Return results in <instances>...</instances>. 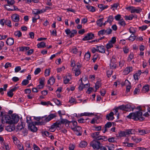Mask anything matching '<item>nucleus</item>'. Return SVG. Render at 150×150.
<instances>
[{
    "instance_id": "31",
    "label": "nucleus",
    "mask_w": 150,
    "mask_h": 150,
    "mask_svg": "<svg viewBox=\"0 0 150 150\" xmlns=\"http://www.w3.org/2000/svg\"><path fill=\"white\" fill-rule=\"evenodd\" d=\"M118 23L122 26H124L126 25V23L125 21L123 18L121 19L118 22Z\"/></svg>"
},
{
    "instance_id": "18",
    "label": "nucleus",
    "mask_w": 150,
    "mask_h": 150,
    "mask_svg": "<svg viewBox=\"0 0 150 150\" xmlns=\"http://www.w3.org/2000/svg\"><path fill=\"white\" fill-rule=\"evenodd\" d=\"M45 43L44 42H40L38 43L37 46L38 48H43L45 47H46Z\"/></svg>"
},
{
    "instance_id": "53",
    "label": "nucleus",
    "mask_w": 150,
    "mask_h": 150,
    "mask_svg": "<svg viewBox=\"0 0 150 150\" xmlns=\"http://www.w3.org/2000/svg\"><path fill=\"white\" fill-rule=\"evenodd\" d=\"M147 28V27L146 25H143L142 26H140L139 27V29L141 30L142 31L145 30Z\"/></svg>"
},
{
    "instance_id": "56",
    "label": "nucleus",
    "mask_w": 150,
    "mask_h": 150,
    "mask_svg": "<svg viewBox=\"0 0 150 150\" xmlns=\"http://www.w3.org/2000/svg\"><path fill=\"white\" fill-rule=\"evenodd\" d=\"M131 106L130 105H126V108L124 110L128 112L130 111L131 110Z\"/></svg>"
},
{
    "instance_id": "25",
    "label": "nucleus",
    "mask_w": 150,
    "mask_h": 150,
    "mask_svg": "<svg viewBox=\"0 0 150 150\" xmlns=\"http://www.w3.org/2000/svg\"><path fill=\"white\" fill-rule=\"evenodd\" d=\"M86 7L89 10V11L93 12L95 11V8L91 6H90V5L86 6Z\"/></svg>"
},
{
    "instance_id": "10",
    "label": "nucleus",
    "mask_w": 150,
    "mask_h": 150,
    "mask_svg": "<svg viewBox=\"0 0 150 150\" xmlns=\"http://www.w3.org/2000/svg\"><path fill=\"white\" fill-rule=\"evenodd\" d=\"M28 128L33 132H36L38 130L37 127L35 126L33 123H29V124L28 125Z\"/></svg>"
},
{
    "instance_id": "6",
    "label": "nucleus",
    "mask_w": 150,
    "mask_h": 150,
    "mask_svg": "<svg viewBox=\"0 0 150 150\" xmlns=\"http://www.w3.org/2000/svg\"><path fill=\"white\" fill-rule=\"evenodd\" d=\"M126 9L129 11H130L131 13H139L142 11V9L139 7H138L137 8H136L135 7L133 6H129L126 7Z\"/></svg>"
},
{
    "instance_id": "62",
    "label": "nucleus",
    "mask_w": 150,
    "mask_h": 150,
    "mask_svg": "<svg viewBox=\"0 0 150 150\" xmlns=\"http://www.w3.org/2000/svg\"><path fill=\"white\" fill-rule=\"evenodd\" d=\"M116 41V38L115 37H113L111 39L110 41V42L114 44Z\"/></svg>"
},
{
    "instance_id": "61",
    "label": "nucleus",
    "mask_w": 150,
    "mask_h": 150,
    "mask_svg": "<svg viewBox=\"0 0 150 150\" xmlns=\"http://www.w3.org/2000/svg\"><path fill=\"white\" fill-rule=\"evenodd\" d=\"M41 71V69L39 68H37L35 70L34 74L35 75H37Z\"/></svg>"
},
{
    "instance_id": "43",
    "label": "nucleus",
    "mask_w": 150,
    "mask_h": 150,
    "mask_svg": "<svg viewBox=\"0 0 150 150\" xmlns=\"http://www.w3.org/2000/svg\"><path fill=\"white\" fill-rule=\"evenodd\" d=\"M53 100L54 102L57 105H61V103L59 100L57 98H53Z\"/></svg>"
},
{
    "instance_id": "14",
    "label": "nucleus",
    "mask_w": 150,
    "mask_h": 150,
    "mask_svg": "<svg viewBox=\"0 0 150 150\" xmlns=\"http://www.w3.org/2000/svg\"><path fill=\"white\" fill-rule=\"evenodd\" d=\"M97 52L104 53H105V47L101 45L100 46H97Z\"/></svg>"
},
{
    "instance_id": "1",
    "label": "nucleus",
    "mask_w": 150,
    "mask_h": 150,
    "mask_svg": "<svg viewBox=\"0 0 150 150\" xmlns=\"http://www.w3.org/2000/svg\"><path fill=\"white\" fill-rule=\"evenodd\" d=\"M56 114H51L48 116L45 115L42 117H36L35 119L38 121V125H45L47 122L50 121L51 120L56 117Z\"/></svg>"
},
{
    "instance_id": "60",
    "label": "nucleus",
    "mask_w": 150,
    "mask_h": 150,
    "mask_svg": "<svg viewBox=\"0 0 150 150\" xmlns=\"http://www.w3.org/2000/svg\"><path fill=\"white\" fill-rule=\"evenodd\" d=\"M7 94L8 96L10 97H12L13 95V92L11 90L8 92Z\"/></svg>"
},
{
    "instance_id": "36",
    "label": "nucleus",
    "mask_w": 150,
    "mask_h": 150,
    "mask_svg": "<svg viewBox=\"0 0 150 150\" xmlns=\"http://www.w3.org/2000/svg\"><path fill=\"white\" fill-rule=\"evenodd\" d=\"M112 32V30L110 28L107 29L106 30L104 29V32L105 35H108L111 33Z\"/></svg>"
},
{
    "instance_id": "47",
    "label": "nucleus",
    "mask_w": 150,
    "mask_h": 150,
    "mask_svg": "<svg viewBox=\"0 0 150 150\" xmlns=\"http://www.w3.org/2000/svg\"><path fill=\"white\" fill-rule=\"evenodd\" d=\"M113 44L110 42L107 44L106 47L107 49H110L113 47Z\"/></svg>"
},
{
    "instance_id": "2",
    "label": "nucleus",
    "mask_w": 150,
    "mask_h": 150,
    "mask_svg": "<svg viewBox=\"0 0 150 150\" xmlns=\"http://www.w3.org/2000/svg\"><path fill=\"white\" fill-rule=\"evenodd\" d=\"M142 112L139 111L135 112L130 113L127 116V117L129 119H134L135 120H139L140 121H142L144 119V118L142 117Z\"/></svg>"
},
{
    "instance_id": "9",
    "label": "nucleus",
    "mask_w": 150,
    "mask_h": 150,
    "mask_svg": "<svg viewBox=\"0 0 150 150\" xmlns=\"http://www.w3.org/2000/svg\"><path fill=\"white\" fill-rule=\"evenodd\" d=\"M42 135L44 137H50L51 139L54 138V136L52 135V133L47 131H42L41 132Z\"/></svg>"
},
{
    "instance_id": "8",
    "label": "nucleus",
    "mask_w": 150,
    "mask_h": 150,
    "mask_svg": "<svg viewBox=\"0 0 150 150\" xmlns=\"http://www.w3.org/2000/svg\"><path fill=\"white\" fill-rule=\"evenodd\" d=\"M94 37V34L91 33H89L83 38L82 40L85 41L91 40L93 39Z\"/></svg>"
},
{
    "instance_id": "54",
    "label": "nucleus",
    "mask_w": 150,
    "mask_h": 150,
    "mask_svg": "<svg viewBox=\"0 0 150 150\" xmlns=\"http://www.w3.org/2000/svg\"><path fill=\"white\" fill-rule=\"evenodd\" d=\"M121 16L120 14H117L115 17V18L116 21H119L121 19Z\"/></svg>"
},
{
    "instance_id": "46",
    "label": "nucleus",
    "mask_w": 150,
    "mask_h": 150,
    "mask_svg": "<svg viewBox=\"0 0 150 150\" xmlns=\"http://www.w3.org/2000/svg\"><path fill=\"white\" fill-rule=\"evenodd\" d=\"M129 32L132 34L135 33L136 32V30L134 28L131 27L129 29Z\"/></svg>"
},
{
    "instance_id": "59",
    "label": "nucleus",
    "mask_w": 150,
    "mask_h": 150,
    "mask_svg": "<svg viewBox=\"0 0 150 150\" xmlns=\"http://www.w3.org/2000/svg\"><path fill=\"white\" fill-rule=\"evenodd\" d=\"M100 86V83L99 82L97 81L96 82L95 85V88L96 90H97L99 88Z\"/></svg>"
},
{
    "instance_id": "48",
    "label": "nucleus",
    "mask_w": 150,
    "mask_h": 150,
    "mask_svg": "<svg viewBox=\"0 0 150 150\" xmlns=\"http://www.w3.org/2000/svg\"><path fill=\"white\" fill-rule=\"evenodd\" d=\"M69 102H70L71 103H73L75 104H76L77 102L76 101V99L73 98L72 97H71L69 99Z\"/></svg>"
},
{
    "instance_id": "41",
    "label": "nucleus",
    "mask_w": 150,
    "mask_h": 150,
    "mask_svg": "<svg viewBox=\"0 0 150 150\" xmlns=\"http://www.w3.org/2000/svg\"><path fill=\"white\" fill-rule=\"evenodd\" d=\"M40 104L43 105H48L49 104L51 105H52V103L49 101L47 102L42 101L41 102Z\"/></svg>"
},
{
    "instance_id": "35",
    "label": "nucleus",
    "mask_w": 150,
    "mask_h": 150,
    "mask_svg": "<svg viewBox=\"0 0 150 150\" xmlns=\"http://www.w3.org/2000/svg\"><path fill=\"white\" fill-rule=\"evenodd\" d=\"M71 129L74 131H81L82 129L81 127L78 126H77L76 127H71Z\"/></svg>"
},
{
    "instance_id": "28",
    "label": "nucleus",
    "mask_w": 150,
    "mask_h": 150,
    "mask_svg": "<svg viewBox=\"0 0 150 150\" xmlns=\"http://www.w3.org/2000/svg\"><path fill=\"white\" fill-rule=\"evenodd\" d=\"M139 134L140 135H144L147 133L146 131L144 129H139L138 130V131Z\"/></svg>"
},
{
    "instance_id": "40",
    "label": "nucleus",
    "mask_w": 150,
    "mask_h": 150,
    "mask_svg": "<svg viewBox=\"0 0 150 150\" xmlns=\"http://www.w3.org/2000/svg\"><path fill=\"white\" fill-rule=\"evenodd\" d=\"M75 76H79L81 73L79 69L75 68L74 69Z\"/></svg>"
},
{
    "instance_id": "3",
    "label": "nucleus",
    "mask_w": 150,
    "mask_h": 150,
    "mask_svg": "<svg viewBox=\"0 0 150 150\" xmlns=\"http://www.w3.org/2000/svg\"><path fill=\"white\" fill-rule=\"evenodd\" d=\"M5 119L6 120V122L9 124H15L18 121L19 117L16 114H13L11 115V117L8 115H5Z\"/></svg>"
},
{
    "instance_id": "5",
    "label": "nucleus",
    "mask_w": 150,
    "mask_h": 150,
    "mask_svg": "<svg viewBox=\"0 0 150 150\" xmlns=\"http://www.w3.org/2000/svg\"><path fill=\"white\" fill-rule=\"evenodd\" d=\"M90 145L94 149L98 150L99 149L101 144L99 140H93L91 142Z\"/></svg>"
},
{
    "instance_id": "63",
    "label": "nucleus",
    "mask_w": 150,
    "mask_h": 150,
    "mask_svg": "<svg viewBox=\"0 0 150 150\" xmlns=\"http://www.w3.org/2000/svg\"><path fill=\"white\" fill-rule=\"evenodd\" d=\"M29 83V81L28 80L25 79L22 82V84L23 85H26Z\"/></svg>"
},
{
    "instance_id": "4",
    "label": "nucleus",
    "mask_w": 150,
    "mask_h": 150,
    "mask_svg": "<svg viewBox=\"0 0 150 150\" xmlns=\"http://www.w3.org/2000/svg\"><path fill=\"white\" fill-rule=\"evenodd\" d=\"M61 120L57 121L51 125L52 129H54L55 128L60 129V127L61 124H64L66 125V124L69 122V120L67 119H64L62 118L60 119Z\"/></svg>"
},
{
    "instance_id": "20",
    "label": "nucleus",
    "mask_w": 150,
    "mask_h": 150,
    "mask_svg": "<svg viewBox=\"0 0 150 150\" xmlns=\"http://www.w3.org/2000/svg\"><path fill=\"white\" fill-rule=\"evenodd\" d=\"M6 6H7V5H4V7L6 9V10H7L8 11H19V9L17 7L15 6L14 5L13 6V7H14L13 9H11L10 8H8L6 7Z\"/></svg>"
},
{
    "instance_id": "19",
    "label": "nucleus",
    "mask_w": 150,
    "mask_h": 150,
    "mask_svg": "<svg viewBox=\"0 0 150 150\" xmlns=\"http://www.w3.org/2000/svg\"><path fill=\"white\" fill-rule=\"evenodd\" d=\"M132 67H129L126 68L124 70L123 73L125 74H127L130 72L132 71Z\"/></svg>"
},
{
    "instance_id": "55",
    "label": "nucleus",
    "mask_w": 150,
    "mask_h": 150,
    "mask_svg": "<svg viewBox=\"0 0 150 150\" xmlns=\"http://www.w3.org/2000/svg\"><path fill=\"white\" fill-rule=\"evenodd\" d=\"M98 35L100 36L101 35H105L104 32V29H102L98 32Z\"/></svg>"
},
{
    "instance_id": "33",
    "label": "nucleus",
    "mask_w": 150,
    "mask_h": 150,
    "mask_svg": "<svg viewBox=\"0 0 150 150\" xmlns=\"http://www.w3.org/2000/svg\"><path fill=\"white\" fill-rule=\"evenodd\" d=\"M45 81L44 78H42L40 81V84L38 85V86H41V88H43L44 86V82Z\"/></svg>"
},
{
    "instance_id": "52",
    "label": "nucleus",
    "mask_w": 150,
    "mask_h": 150,
    "mask_svg": "<svg viewBox=\"0 0 150 150\" xmlns=\"http://www.w3.org/2000/svg\"><path fill=\"white\" fill-rule=\"evenodd\" d=\"M113 19L114 18L113 16H110L108 17L107 21L109 23H110L113 21Z\"/></svg>"
},
{
    "instance_id": "58",
    "label": "nucleus",
    "mask_w": 150,
    "mask_h": 150,
    "mask_svg": "<svg viewBox=\"0 0 150 150\" xmlns=\"http://www.w3.org/2000/svg\"><path fill=\"white\" fill-rule=\"evenodd\" d=\"M50 69H46L45 72V76H48L50 75Z\"/></svg>"
},
{
    "instance_id": "50",
    "label": "nucleus",
    "mask_w": 150,
    "mask_h": 150,
    "mask_svg": "<svg viewBox=\"0 0 150 150\" xmlns=\"http://www.w3.org/2000/svg\"><path fill=\"white\" fill-rule=\"evenodd\" d=\"M143 90L148 92L149 90V86L148 85H145L143 88Z\"/></svg>"
},
{
    "instance_id": "15",
    "label": "nucleus",
    "mask_w": 150,
    "mask_h": 150,
    "mask_svg": "<svg viewBox=\"0 0 150 150\" xmlns=\"http://www.w3.org/2000/svg\"><path fill=\"white\" fill-rule=\"evenodd\" d=\"M79 81H81V84L79 85L78 88L79 90L80 91H81L83 90V89L85 88V86L86 85L88 86V83H86V84H84L83 83L82 81V78H81L80 80Z\"/></svg>"
},
{
    "instance_id": "21",
    "label": "nucleus",
    "mask_w": 150,
    "mask_h": 150,
    "mask_svg": "<svg viewBox=\"0 0 150 150\" xmlns=\"http://www.w3.org/2000/svg\"><path fill=\"white\" fill-rule=\"evenodd\" d=\"M55 81V79L53 77H52L48 81L47 84H50L51 85H52L54 83Z\"/></svg>"
},
{
    "instance_id": "49",
    "label": "nucleus",
    "mask_w": 150,
    "mask_h": 150,
    "mask_svg": "<svg viewBox=\"0 0 150 150\" xmlns=\"http://www.w3.org/2000/svg\"><path fill=\"white\" fill-rule=\"evenodd\" d=\"M93 114L92 113H87V112H84V113H81V116H89L90 115H93Z\"/></svg>"
},
{
    "instance_id": "32",
    "label": "nucleus",
    "mask_w": 150,
    "mask_h": 150,
    "mask_svg": "<svg viewBox=\"0 0 150 150\" xmlns=\"http://www.w3.org/2000/svg\"><path fill=\"white\" fill-rule=\"evenodd\" d=\"M119 136L120 137H125L127 135L126 131H120L119 133Z\"/></svg>"
},
{
    "instance_id": "7",
    "label": "nucleus",
    "mask_w": 150,
    "mask_h": 150,
    "mask_svg": "<svg viewBox=\"0 0 150 150\" xmlns=\"http://www.w3.org/2000/svg\"><path fill=\"white\" fill-rule=\"evenodd\" d=\"M116 60L115 56H112L111 60V62L110 64V67L111 69H113L116 68L117 65L116 64Z\"/></svg>"
},
{
    "instance_id": "34",
    "label": "nucleus",
    "mask_w": 150,
    "mask_h": 150,
    "mask_svg": "<svg viewBox=\"0 0 150 150\" xmlns=\"http://www.w3.org/2000/svg\"><path fill=\"white\" fill-rule=\"evenodd\" d=\"M64 83L65 84L67 83L70 81V79L68 76H65L63 78Z\"/></svg>"
},
{
    "instance_id": "13",
    "label": "nucleus",
    "mask_w": 150,
    "mask_h": 150,
    "mask_svg": "<svg viewBox=\"0 0 150 150\" xmlns=\"http://www.w3.org/2000/svg\"><path fill=\"white\" fill-rule=\"evenodd\" d=\"M12 20L15 22H18L19 21L20 18L19 15L15 14L11 16Z\"/></svg>"
},
{
    "instance_id": "30",
    "label": "nucleus",
    "mask_w": 150,
    "mask_h": 150,
    "mask_svg": "<svg viewBox=\"0 0 150 150\" xmlns=\"http://www.w3.org/2000/svg\"><path fill=\"white\" fill-rule=\"evenodd\" d=\"M108 140L109 142L110 143L117 142V139L115 137H110L108 139Z\"/></svg>"
},
{
    "instance_id": "22",
    "label": "nucleus",
    "mask_w": 150,
    "mask_h": 150,
    "mask_svg": "<svg viewBox=\"0 0 150 150\" xmlns=\"http://www.w3.org/2000/svg\"><path fill=\"white\" fill-rule=\"evenodd\" d=\"M127 82H128L129 83V84L126 86V92H127V93H128V92H129V91H130V90L131 88V86H130V82H129V81L127 80H126L125 81V83H127Z\"/></svg>"
},
{
    "instance_id": "12",
    "label": "nucleus",
    "mask_w": 150,
    "mask_h": 150,
    "mask_svg": "<svg viewBox=\"0 0 150 150\" xmlns=\"http://www.w3.org/2000/svg\"><path fill=\"white\" fill-rule=\"evenodd\" d=\"M113 115V112H111L109 114L107 115L106 118L108 120H112L114 118Z\"/></svg>"
},
{
    "instance_id": "45",
    "label": "nucleus",
    "mask_w": 150,
    "mask_h": 150,
    "mask_svg": "<svg viewBox=\"0 0 150 150\" xmlns=\"http://www.w3.org/2000/svg\"><path fill=\"white\" fill-rule=\"evenodd\" d=\"M5 24L8 26L11 27V22L10 20H6L5 21Z\"/></svg>"
},
{
    "instance_id": "38",
    "label": "nucleus",
    "mask_w": 150,
    "mask_h": 150,
    "mask_svg": "<svg viewBox=\"0 0 150 150\" xmlns=\"http://www.w3.org/2000/svg\"><path fill=\"white\" fill-rule=\"evenodd\" d=\"M134 17V16L132 15L129 16H125L124 17L125 19L126 20H131Z\"/></svg>"
},
{
    "instance_id": "42",
    "label": "nucleus",
    "mask_w": 150,
    "mask_h": 150,
    "mask_svg": "<svg viewBox=\"0 0 150 150\" xmlns=\"http://www.w3.org/2000/svg\"><path fill=\"white\" fill-rule=\"evenodd\" d=\"M134 57V54L133 53H130L129 57H128L127 61L129 62L132 60Z\"/></svg>"
},
{
    "instance_id": "23",
    "label": "nucleus",
    "mask_w": 150,
    "mask_h": 150,
    "mask_svg": "<svg viewBox=\"0 0 150 150\" xmlns=\"http://www.w3.org/2000/svg\"><path fill=\"white\" fill-rule=\"evenodd\" d=\"M6 1H7V4H6L4 5H7V6H6V7L13 5L15 2L14 0H6Z\"/></svg>"
},
{
    "instance_id": "16",
    "label": "nucleus",
    "mask_w": 150,
    "mask_h": 150,
    "mask_svg": "<svg viewBox=\"0 0 150 150\" xmlns=\"http://www.w3.org/2000/svg\"><path fill=\"white\" fill-rule=\"evenodd\" d=\"M112 126V124L111 122H108L104 126V130L103 133H105L108 130V128Z\"/></svg>"
},
{
    "instance_id": "39",
    "label": "nucleus",
    "mask_w": 150,
    "mask_h": 150,
    "mask_svg": "<svg viewBox=\"0 0 150 150\" xmlns=\"http://www.w3.org/2000/svg\"><path fill=\"white\" fill-rule=\"evenodd\" d=\"M14 35L19 38L22 36V33L20 31H15L14 33Z\"/></svg>"
},
{
    "instance_id": "51",
    "label": "nucleus",
    "mask_w": 150,
    "mask_h": 150,
    "mask_svg": "<svg viewBox=\"0 0 150 150\" xmlns=\"http://www.w3.org/2000/svg\"><path fill=\"white\" fill-rule=\"evenodd\" d=\"M100 137H99V141L101 140L105 141L107 140L108 139L105 136H101L100 135Z\"/></svg>"
},
{
    "instance_id": "29",
    "label": "nucleus",
    "mask_w": 150,
    "mask_h": 150,
    "mask_svg": "<svg viewBox=\"0 0 150 150\" xmlns=\"http://www.w3.org/2000/svg\"><path fill=\"white\" fill-rule=\"evenodd\" d=\"M91 57V54L90 52H87L85 54L84 56V59L87 61H88L90 58Z\"/></svg>"
},
{
    "instance_id": "64",
    "label": "nucleus",
    "mask_w": 150,
    "mask_h": 150,
    "mask_svg": "<svg viewBox=\"0 0 150 150\" xmlns=\"http://www.w3.org/2000/svg\"><path fill=\"white\" fill-rule=\"evenodd\" d=\"M17 147L19 150H24L23 149V146L22 144H18Z\"/></svg>"
},
{
    "instance_id": "57",
    "label": "nucleus",
    "mask_w": 150,
    "mask_h": 150,
    "mask_svg": "<svg viewBox=\"0 0 150 150\" xmlns=\"http://www.w3.org/2000/svg\"><path fill=\"white\" fill-rule=\"evenodd\" d=\"M32 13L34 15H37L39 14V9H35L33 10Z\"/></svg>"
},
{
    "instance_id": "27",
    "label": "nucleus",
    "mask_w": 150,
    "mask_h": 150,
    "mask_svg": "<svg viewBox=\"0 0 150 150\" xmlns=\"http://www.w3.org/2000/svg\"><path fill=\"white\" fill-rule=\"evenodd\" d=\"M87 144L88 143L86 142L83 141L80 143L79 146L81 147H85L87 145Z\"/></svg>"
},
{
    "instance_id": "37",
    "label": "nucleus",
    "mask_w": 150,
    "mask_h": 150,
    "mask_svg": "<svg viewBox=\"0 0 150 150\" xmlns=\"http://www.w3.org/2000/svg\"><path fill=\"white\" fill-rule=\"evenodd\" d=\"M69 122L68 123H67L66 124V125L67 124H68V126L69 127V124L71 123H72L73 126L75 127H76L77 126V123L76 121H69Z\"/></svg>"
},
{
    "instance_id": "26",
    "label": "nucleus",
    "mask_w": 150,
    "mask_h": 150,
    "mask_svg": "<svg viewBox=\"0 0 150 150\" xmlns=\"http://www.w3.org/2000/svg\"><path fill=\"white\" fill-rule=\"evenodd\" d=\"M103 18H100L96 21V23H97V24L99 27H102L103 25V23H102V22L103 21Z\"/></svg>"
},
{
    "instance_id": "11",
    "label": "nucleus",
    "mask_w": 150,
    "mask_h": 150,
    "mask_svg": "<svg viewBox=\"0 0 150 150\" xmlns=\"http://www.w3.org/2000/svg\"><path fill=\"white\" fill-rule=\"evenodd\" d=\"M100 132H96L92 133L91 134V136L93 138L94 140H99L100 135L99 134Z\"/></svg>"
},
{
    "instance_id": "17",
    "label": "nucleus",
    "mask_w": 150,
    "mask_h": 150,
    "mask_svg": "<svg viewBox=\"0 0 150 150\" xmlns=\"http://www.w3.org/2000/svg\"><path fill=\"white\" fill-rule=\"evenodd\" d=\"M14 42V40L13 38H9L7 39L6 43L7 45L11 46L13 44Z\"/></svg>"
},
{
    "instance_id": "24",
    "label": "nucleus",
    "mask_w": 150,
    "mask_h": 150,
    "mask_svg": "<svg viewBox=\"0 0 150 150\" xmlns=\"http://www.w3.org/2000/svg\"><path fill=\"white\" fill-rule=\"evenodd\" d=\"M106 148H108V150H114L115 148L114 145L112 144H110L106 146Z\"/></svg>"
},
{
    "instance_id": "44",
    "label": "nucleus",
    "mask_w": 150,
    "mask_h": 150,
    "mask_svg": "<svg viewBox=\"0 0 150 150\" xmlns=\"http://www.w3.org/2000/svg\"><path fill=\"white\" fill-rule=\"evenodd\" d=\"M147 109L148 110V111L145 112L143 115L144 116L146 117H148L149 115H150V108L148 107Z\"/></svg>"
}]
</instances>
